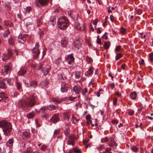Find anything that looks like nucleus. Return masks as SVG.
Here are the masks:
<instances>
[{
    "mask_svg": "<svg viewBox=\"0 0 153 153\" xmlns=\"http://www.w3.org/2000/svg\"><path fill=\"white\" fill-rule=\"evenodd\" d=\"M0 127L2 128L4 134L5 136H8L10 134L12 129L10 123L5 120L0 121Z\"/></svg>",
    "mask_w": 153,
    "mask_h": 153,
    "instance_id": "f257e3e1",
    "label": "nucleus"
},
{
    "mask_svg": "<svg viewBox=\"0 0 153 153\" xmlns=\"http://www.w3.org/2000/svg\"><path fill=\"white\" fill-rule=\"evenodd\" d=\"M58 27L62 30H64L68 26V22L66 17L60 16L58 19L57 23Z\"/></svg>",
    "mask_w": 153,
    "mask_h": 153,
    "instance_id": "f03ea898",
    "label": "nucleus"
},
{
    "mask_svg": "<svg viewBox=\"0 0 153 153\" xmlns=\"http://www.w3.org/2000/svg\"><path fill=\"white\" fill-rule=\"evenodd\" d=\"M35 96L33 94V96L30 97L26 101L21 100L19 102V105H34L35 104Z\"/></svg>",
    "mask_w": 153,
    "mask_h": 153,
    "instance_id": "7ed1b4c3",
    "label": "nucleus"
},
{
    "mask_svg": "<svg viewBox=\"0 0 153 153\" xmlns=\"http://www.w3.org/2000/svg\"><path fill=\"white\" fill-rule=\"evenodd\" d=\"M12 68V65L10 63L5 65L4 67V68L2 69L1 70L2 74L4 75L8 74L11 70Z\"/></svg>",
    "mask_w": 153,
    "mask_h": 153,
    "instance_id": "20e7f679",
    "label": "nucleus"
},
{
    "mask_svg": "<svg viewBox=\"0 0 153 153\" xmlns=\"http://www.w3.org/2000/svg\"><path fill=\"white\" fill-rule=\"evenodd\" d=\"M39 45L38 43H36L35 47L32 50L33 53V57L34 58H36L40 53L39 51Z\"/></svg>",
    "mask_w": 153,
    "mask_h": 153,
    "instance_id": "39448f33",
    "label": "nucleus"
},
{
    "mask_svg": "<svg viewBox=\"0 0 153 153\" xmlns=\"http://www.w3.org/2000/svg\"><path fill=\"white\" fill-rule=\"evenodd\" d=\"M82 39H77L74 42V47L77 49H80L82 46Z\"/></svg>",
    "mask_w": 153,
    "mask_h": 153,
    "instance_id": "423d86ee",
    "label": "nucleus"
},
{
    "mask_svg": "<svg viewBox=\"0 0 153 153\" xmlns=\"http://www.w3.org/2000/svg\"><path fill=\"white\" fill-rule=\"evenodd\" d=\"M51 69V68L49 65H43L42 69V72L44 75H47L49 71Z\"/></svg>",
    "mask_w": 153,
    "mask_h": 153,
    "instance_id": "0eeeda50",
    "label": "nucleus"
},
{
    "mask_svg": "<svg viewBox=\"0 0 153 153\" xmlns=\"http://www.w3.org/2000/svg\"><path fill=\"white\" fill-rule=\"evenodd\" d=\"M12 55V51L11 50H8L7 54H4L2 57V59L4 61L8 59Z\"/></svg>",
    "mask_w": 153,
    "mask_h": 153,
    "instance_id": "6e6552de",
    "label": "nucleus"
},
{
    "mask_svg": "<svg viewBox=\"0 0 153 153\" xmlns=\"http://www.w3.org/2000/svg\"><path fill=\"white\" fill-rule=\"evenodd\" d=\"M68 89V85L65 82H62L61 84V91L62 92H66Z\"/></svg>",
    "mask_w": 153,
    "mask_h": 153,
    "instance_id": "1a4fd4ad",
    "label": "nucleus"
},
{
    "mask_svg": "<svg viewBox=\"0 0 153 153\" xmlns=\"http://www.w3.org/2000/svg\"><path fill=\"white\" fill-rule=\"evenodd\" d=\"M59 119L58 114H55L51 118L50 120L51 123H55L58 121Z\"/></svg>",
    "mask_w": 153,
    "mask_h": 153,
    "instance_id": "9d476101",
    "label": "nucleus"
},
{
    "mask_svg": "<svg viewBox=\"0 0 153 153\" xmlns=\"http://www.w3.org/2000/svg\"><path fill=\"white\" fill-rule=\"evenodd\" d=\"M74 58L72 54H71L68 56L67 61L69 65H71L74 61Z\"/></svg>",
    "mask_w": 153,
    "mask_h": 153,
    "instance_id": "9b49d317",
    "label": "nucleus"
},
{
    "mask_svg": "<svg viewBox=\"0 0 153 153\" xmlns=\"http://www.w3.org/2000/svg\"><path fill=\"white\" fill-rule=\"evenodd\" d=\"M49 0H36L37 3H39L42 6H45L48 4Z\"/></svg>",
    "mask_w": 153,
    "mask_h": 153,
    "instance_id": "f8f14e48",
    "label": "nucleus"
},
{
    "mask_svg": "<svg viewBox=\"0 0 153 153\" xmlns=\"http://www.w3.org/2000/svg\"><path fill=\"white\" fill-rule=\"evenodd\" d=\"M27 36V35L26 34L25 35H19L18 36V38L19 39L21 40L19 41V42H21L23 43L24 42L26 41V38Z\"/></svg>",
    "mask_w": 153,
    "mask_h": 153,
    "instance_id": "ddd939ff",
    "label": "nucleus"
},
{
    "mask_svg": "<svg viewBox=\"0 0 153 153\" xmlns=\"http://www.w3.org/2000/svg\"><path fill=\"white\" fill-rule=\"evenodd\" d=\"M22 136L24 139H27L30 137L29 132L26 131L22 132Z\"/></svg>",
    "mask_w": 153,
    "mask_h": 153,
    "instance_id": "4468645a",
    "label": "nucleus"
},
{
    "mask_svg": "<svg viewBox=\"0 0 153 153\" xmlns=\"http://www.w3.org/2000/svg\"><path fill=\"white\" fill-rule=\"evenodd\" d=\"M98 149L101 151V152L103 153H105L108 152V150L102 145L100 146L97 148Z\"/></svg>",
    "mask_w": 153,
    "mask_h": 153,
    "instance_id": "2eb2a0df",
    "label": "nucleus"
},
{
    "mask_svg": "<svg viewBox=\"0 0 153 153\" xmlns=\"http://www.w3.org/2000/svg\"><path fill=\"white\" fill-rule=\"evenodd\" d=\"M73 91L75 92L76 94H78L81 91V88L78 85L75 86L73 88Z\"/></svg>",
    "mask_w": 153,
    "mask_h": 153,
    "instance_id": "dca6fc26",
    "label": "nucleus"
},
{
    "mask_svg": "<svg viewBox=\"0 0 153 153\" xmlns=\"http://www.w3.org/2000/svg\"><path fill=\"white\" fill-rule=\"evenodd\" d=\"M26 72L25 67H23L21 68L20 70L18 72V74L19 75L21 76L24 74Z\"/></svg>",
    "mask_w": 153,
    "mask_h": 153,
    "instance_id": "f3484780",
    "label": "nucleus"
},
{
    "mask_svg": "<svg viewBox=\"0 0 153 153\" xmlns=\"http://www.w3.org/2000/svg\"><path fill=\"white\" fill-rule=\"evenodd\" d=\"M68 44V42L65 38H63L61 42V45L63 47L65 48Z\"/></svg>",
    "mask_w": 153,
    "mask_h": 153,
    "instance_id": "a211bd4d",
    "label": "nucleus"
},
{
    "mask_svg": "<svg viewBox=\"0 0 153 153\" xmlns=\"http://www.w3.org/2000/svg\"><path fill=\"white\" fill-rule=\"evenodd\" d=\"M62 101V99L58 98H52L51 99V102H53L55 104H57L59 103Z\"/></svg>",
    "mask_w": 153,
    "mask_h": 153,
    "instance_id": "6ab92c4d",
    "label": "nucleus"
},
{
    "mask_svg": "<svg viewBox=\"0 0 153 153\" xmlns=\"http://www.w3.org/2000/svg\"><path fill=\"white\" fill-rule=\"evenodd\" d=\"M93 68L91 67L86 72L85 74L86 76H91L93 73Z\"/></svg>",
    "mask_w": 153,
    "mask_h": 153,
    "instance_id": "aec40b11",
    "label": "nucleus"
},
{
    "mask_svg": "<svg viewBox=\"0 0 153 153\" xmlns=\"http://www.w3.org/2000/svg\"><path fill=\"white\" fill-rule=\"evenodd\" d=\"M15 39L14 37L11 36L8 40V43L9 45H13L14 44Z\"/></svg>",
    "mask_w": 153,
    "mask_h": 153,
    "instance_id": "412c9836",
    "label": "nucleus"
},
{
    "mask_svg": "<svg viewBox=\"0 0 153 153\" xmlns=\"http://www.w3.org/2000/svg\"><path fill=\"white\" fill-rule=\"evenodd\" d=\"M37 85V82L35 80H32L30 83V86L31 87H36Z\"/></svg>",
    "mask_w": 153,
    "mask_h": 153,
    "instance_id": "4be33fe9",
    "label": "nucleus"
},
{
    "mask_svg": "<svg viewBox=\"0 0 153 153\" xmlns=\"http://www.w3.org/2000/svg\"><path fill=\"white\" fill-rule=\"evenodd\" d=\"M137 96V94L136 92L134 91L132 92L130 95V98L133 100H135Z\"/></svg>",
    "mask_w": 153,
    "mask_h": 153,
    "instance_id": "5701e85b",
    "label": "nucleus"
},
{
    "mask_svg": "<svg viewBox=\"0 0 153 153\" xmlns=\"http://www.w3.org/2000/svg\"><path fill=\"white\" fill-rule=\"evenodd\" d=\"M4 81L5 82L7 81V84L10 85H12L13 82V80L11 79H4Z\"/></svg>",
    "mask_w": 153,
    "mask_h": 153,
    "instance_id": "b1692460",
    "label": "nucleus"
},
{
    "mask_svg": "<svg viewBox=\"0 0 153 153\" xmlns=\"http://www.w3.org/2000/svg\"><path fill=\"white\" fill-rule=\"evenodd\" d=\"M116 56L115 57V60H117L120 59L122 56V54L121 53H117L115 52Z\"/></svg>",
    "mask_w": 153,
    "mask_h": 153,
    "instance_id": "393cba45",
    "label": "nucleus"
},
{
    "mask_svg": "<svg viewBox=\"0 0 153 153\" xmlns=\"http://www.w3.org/2000/svg\"><path fill=\"white\" fill-rule=\"evenodd\" d=\"M4 82V81H3L0 82V87L1 88L5 89L7 87V85Z\"/></svg>",
    "mask_w": 153,
    "mask_h": 153,
    "instance_id": "a878e982",
    "label": "nucleus"
},
{
    "mask_svg": "<svg viewBox=\"0 0 153 153\" xmlns=\"http://www.w3.org/2000/svg\"><path fill=\"white\" fill-rule=\"evenodd\" d=\"M48 82L46 80H44L41 82L40 84L41 85L43 86H46L48 84Z\"/></svg>",
    "mask_w": 153,
    "mask_h": 153,
    "instance_id": "bb28decb",
    "label": "nucleus"
},
{
    "mask_svg": "<svg viewBox=\"0 0 153 153\" xmlns=\"http://www.w3.org/2000/svg\"><path fill=\"white\" fill-rule=\"evenodd\" d=\"M7 98L6 96L4 95V93L2 92L0 94V101L2 100L3 99H6Z\"/></svg>",
    "mask_w": 153,
    "mask_h": 153,
    "instance_id": "cd10ccee",
    "label": "nucleus"
},
{
    "mask_svg": "<svg viewBox=\"0 0 153 153\" xmlns=\"http://www.w3.org/2000/svg\"><path fill=\"white\" fill-rule=\"evenodd\" d=\"M110 45V42H105L104 43V44L103 45V46L105 49H107L108 48H109V47Z\"/></svg>",
    "mask_w": 153,
    "mask_h": 153,
    "instance_id": "c85d7f7f",
    "label": "nucleus"
},
{
    "mask_svg": "<svg viewBox=\"0 0 153 153\" xmlns=\"http://www.w3.org/2000/svg\"><path fill=\"white\" fill-rule=\"evenodd\" d=\"M10 32L8 30H7L5 31L4 32L3 34V36L4 38H6L7 36L8 35L10 34Z\"/></svg>",
    "mask_w": 153,
    "mask_h": 153,
    "instance_id": "c756f323",
    "label": "nucleus"
},
{
    "mask_svg": "<svg viewBox=\"0 0 153 153\" xmlns=\"http://www.w3.org/2000/svg\"><path fill=\"white\" fill-rule=\"evenodd\" d=\"M71 120L74 123H76L78 121V120L76 119V118L73 115L72 116Z\"/></svg>",
    "mask_w": 153,
    "mask_h": 153,
    "instance_id": "7c9ffc66",
    "label": "nucleus"
},
{
    "mask_svg": "<svg viewBox=\"0 0 153 153\" xmlns=\"http://www.w3.org/2000/svg\"><path fill=\"white\" fill-rule=\"evenodd\" d=\"M121 50V47L120 45L117 46L115 48V52H120Z\"/></svg>",
    "mask_w": 153,
    "mask_h": 153,
    "instance_id": "2f4dec72",
    "label": "nucleus"
},
{
    "mask_svg": "<svg viewBox=\"0 0 153 153\" xmlns=\"http://www.w3.org/2000/svg\"><path fill=\"white\" fill-rule=\"evenodd\" d=\"M75 76L76 78H79L80 77V72L79 71L76 72L75 74Z\"/></svg>",
    "mask_w": 153,
    "mask_h": 153,
    "instance_id": "473e14b6",
    "label": "nucleus"
},
{
    "mask_svg": "<svg viewBox=\"0 0 153 153\" xmlns=\"http://www.w3.org/2000/svg\"><path fill=\"white\" fill-rule=\"evenodd\" d=\"M70 114L68 113H65L63 114V116L64 117L67 119L68 121L69 120V116Z\"/></svg>",
    "mask_w": 153,
    "mask_h": 153,
    "instance_id": "72a5a7b5",
    "label": "nucleus"
},
{
    "mask_svg": "<svg viewBox=\"0 0 153 153\" xmlns=\"http://www.w3.org/2000/svg\"><path fill=\"white\" fill-rule=\"evenodd\" d=\"M39 65H40L38 67L37 66L36 69L37 70H39L41 69V68H43V65H44L43 62H40V63Z\"/></svg>",
    "mask_w": 153,
    "mask_h": 153,
    "instance_id": "f704fd0d",
    "label": "nucleus"
},
{
    "mask_svg": "<svg viewBox=\"0 0 153 153\" xmlns=\"http://www.w3.org/2000/svg\"><path fill=\"white\" fill-rule=\"evenodd\" d=\"M61 58H59L57 59H56L55 61V63L57 64L58 65H59L60 62H61Z\"/></svg>",
    "mask_w": 153,
    "mask_h": 153,
    "instance_id": "c9c22d12",
    "label": "nucleus"
},
{
    "mask_svg": "<svg viewBox=\"0 0 153 153\" xmlns=\"http://www.w3.org/2000/svg\"><path fill=\"white\" fill-rule=\"evenodd\" d=\"M149 56L150 61L151 62H153V52H152L149 53Z\"/></svg>",
    "mask_w": 153,
    "mask_h": 153,
    "instance_id": "e433bc0d",
    "label": "nucleus"
},
{
    "mask_svg": "<svg viewBox=\"0 0 153 153\" xmlns=\"http://www.w3.org/2000/svg\"><path fill=\"white\" fill-rule=\"evenodd\" d=\"M143 10L140 9H137L135 12L138 15H140L142 13Z\"/></svg>",
    "mask_w": 153,
    "mask_h": 153,
    "instance_id": "4c0bfd02",
    "label": "nucleus"
},
{
    "mask_svg": "<svg viewBox=\"0 0 153 153\" xmlns=\"http://www.w3.org/2000/svg\"><path fill=\"white\" fill-rule=\"evenodd\" d=\"M34 113H30L27 115V117L29 118H32L34 117Z\"/></svg>",
    "mask_w": 153,
    "mask_h": 153,
    "instance_id": "58836bf2",
    "label": "nucleus"
},
{
    "mask_svg": "<svg viewBox=\"0 0 153 153\" xmlns=\"http://www.w3.org/2000/svg\"><path fill=\"white\" fill-rule=\"evenodd\" d=\"M32 152V149L30 147L27 148L25 150L26 152L27 153H31Z\"/></svg>",
    "mask_w": 153,
    "mask_h": 153,
    "instance_id": "ea45409f",
    "label": "nucleus"
},
{
    "mask_svg": "<svg viewBox=\"0 0 153 153\" xmlns=\"http://www.w3.org/2000/svg\"><path fill=\"white\" fill-rule=\"evenodd\" d=\"M126 30L123 27H121L120 29L121 33L123 34H124L126 33Z\"/></svg>",
    "mask_w": 153,
    "mask_h": 153,
    "instance_id": "a19ab883",
    "label": "nucleus"
},
{
    "mask_svg": "<svg viewBox=\"0 0 153 153\" xmlns=\"http://www.w3.org/2000/svg\"><path fill=\"white\" fill-rule=\"evenodd\" d=\"M67 144L68 145H71L72 146H74V141L73 140H69L68 141H67Z\"/></svg>",
    "mask_w": 153,
    "mask_h": 153,
    "instance_id": "79ce46f5",
    "label": "nucleus"
},
{
    "mask_svg": "<svg viewBox=\"0 0 153 153\" xmlns=\"http://www.w3.org/2000/svg\"><path fill=\"white\" fill-rule=\"evenodd\" d=\"M5 7L8 10H10L11 8V5L9 3L6 4L5 5Z\"/></svg>",
    "mask_w": 153,
    "mask_h": 153,
    "instance_id": "37998d69",
    "label": "nucleus"
},
{
    "mask_svg": "<svg viewBox=\"0 0 153 153\" xmlns=\"http://www.w3.org/2000/svg\"><path fill=\"white\" fill-rule=\"evenodd\" d=\"M4 23L5 25H10L11 24V22L7 20L4 21Z\"/></svg>",
    "mask_w": 153,
    "mask_h": 153,
    "instance_id": "c03bdc74",
    "label": "nucleus"
},
{
    "mask_svg": "<svg viewBox=\"0 0 153 153\" xmlns=\"http://www.w3.org/2000/svg\"><path fill=\"white\" fill-rule=\"evenodd\" d=\"M32 10L31 8L30 7H27L26 9L25 12L26 13H28Z\"/></svg>",
    "mask_w": 153,
    "mask_h": 153,
    "instance_id": "a18cd8bd",
    "label": "nucleus"
},
{
    "mask_svg": "<svg viewBox=\"0 0 153 153\" xmlns=\"http://www.w3.org/2000/svg\"><path fill=\"white\" fill-rule=\"evenodd\" d=\"M13 143V141L12 140L10 139V140L7 143V144L8 146H11Z\"/></svg>",
    "mask_w": 153,
    "mask_h": 153,
    "instance_id": "49530a36",
    "label": "nucleus"
},
{
    "mask_svg": "<svg viewBox=\"0 0 153 153\" xmlns=\"http://www.w3.org/2000/svg\"><path fill=\"white\" fill-rule=\"evenodd\" d=\"M87 92V89L86 88H85L82 91V94L83 95H84Z\"/></svg>",
    "mask_w": 153,
    "mask_h": 153,
    "instance_id": "de8ad7c7",
    "label": "nucleus"
},
{
    "mask_svg": "<svg viewBox=\"0 0 153 153\" xmlns=\"http://www.w3.org/2000/svg\"><path fill=\"white\" fill-rule=\"evenodd\" d=\"M56 21L55 19H53L52 20H51L50 21L51 24L53 25H54L56 24Z\"/></svg>",
    "mask_w": 153,
    "mask_h": 153,
    "instance_id": "09e8293b",
    "label": "nucleus"
},
{
    "mask_svg": "<svg viewBox=\"0 0 153 153\" xmlns=\"http://www.w3.org/2000/svg\"><path fill=\"white\" fill-rule=\"evenodd\" d=\"M131 150L135 152H136L137 151L138 149L135 146H133L131 147Z\"/></svg>",
    "mask_w": 153,
    "mask_h": 153,
    "instance_id": "8fccbe9b",
    "label": "nucleus"
},
{
    "mask_svg": "<svg viewBox=\"0 0 153 153\" xmlns=\"http://www.w3.org/2000/svg\"><path fill=\"white\" fill-rule=\"evenodd\" d=\"M16 85L18 89L20 90L21 88V84L19 82H17Z\"/></svg>",
    "mask_w": 153,
    "mask_h": 153,
    "instance_id": "3c124183",
    "label": "nucleus"
},
{
    "mask_svg": "<svg viewBox=\"0 0 153 153\" xmlns=\"http://www.w3.org/2000/svg\"><path fill=\"white\" fill-rule=\"evenodd\" d=\"M75 27L76 29L79 30H81V26H80V24H78V25L76 24L75 26Z\"/></svg>",
    "mask_w": 153,
    "mask_h": 153,
    "instance_id": "603ef678",
    "label": "nucleus"
},
{
    "mask_svg": "<svg viewBox=\"0 0 153 153\" xmlns=\"http://www.w3.org/2000/svg\"><path fill=\"white\" fill-rule=\"evenodd\" d=\"M114 87V83H110L108 85V87L111 88H113Z\"/></svg>",
    "mask_w": 153,
    "mask_h": 153,
    "instance_id": "864d4df0",
    "label": "nucleus"
},
{
    "mask_svg": "<svg viewBox=\"0 0 153 153\" xmlns=\"http://www.w3.org/2000/svg\"><path fill=\"white\" fill-rule=\"evenodd\" d=\"M74 151L76 153H81V150L79 149H74Z\"/></svg>",
    "mask_w": 153,
    "mask_h": 153,
    "instance_id": "5fc2aeb1",
    "label": "nucleus"
},
{
    "mask_svg": "<svg viewBox=\"0 0 153 153\" xmlns=\"http://www.w3.org/2000/svg\"><path fill=\"white\" fill-rule=\"evenodd\" d=\"M99 36H97V43L100 45L101 44V40L100 39H99Z\"/></svg>",
    "mask_w": 153,
    "mask_h": 153,
    "instance_id": "6e6d98bb",
    "label": "nucleus"
},
{
    "mask_svg": "<svg viewBox=\"0 0 153 153\" xmlns=\"http://www.w3.org/2000/svg\"><path fill=\"white\" fill-rule=\"evenodd\" d=\"M46 148V147L45 145H42L40 148V149L41 150L44 151H45Z\"/></svg>",
    "mask_w": 153,
    "mask_h": 153,
    "instance_id": "4d7b16f0",
    "label": "nucleus"
},
{
    "mask_svg": "<svg viewBox=\"0 0 153 153\" xmlns=\"http://www.w3.org/2000/svg\"><path fill=\"white\" fill-rule=\"evenodd\" d=\"M110 19L111 22H113L114 20V18L113 15H111L110 17Z\"/></svg>",
    "mask_w": 153,
    "mask_h": 153,
    "instance_id": "13d9d810",
    "label": "nucleus"
},
{
    "mask_svg": "<svg viewBox=\"0 0 153 153\" xmlns=\"http://www.w3.org/2000/svg\"><path fill=\"white\" fill-rule=\"evenodd\" d=\"M81 30L84 31L85 29V26L84 24L81 25Z\"/></svg>",
    "mask_w": 153,
    "mask_h": 153,
    "instance_id": "bf43d9fd",
    "label": "nucleus"
},
{
    "mask_svg": "<svg viewBox=\"0 0 153 153\" xmlns=\"http://www.w3.org/2000/svg\"><path fill=\"white\" fill-rule=\"evenodd\" d=\"M87 59L88 61L89 62H91L92 61V58L89 56L87 57Z\"/></svg>",
    "mask_w": 153,
    "mask_h": 153,
    "instance_id": "052dcab7",
    "label": "nucleus"
},
{
    "mask_svg": "<svg viewBox=\"0 0 153 153\" xmlns=\"http://www.w3.org/2000/svg\"><path fill=\"white\" fill-rule=\"evenodd\" d=\"M103 91V90L102 89H100L98 92H97V97H99L100 96V92Z\"/></svg>",
    "mask_w": 153,
    "mask_h": 153,
    "instance_id": "680f3d73",
    "label": "nucleus"
},
{
    "mask_svg": "<svg viewBox=\"0 0 153 153\" xmlns=\"http://www.w3.org/2000/svg\"><path fill=\"white\" fill-rule=\"evenodd\" d=\"M134 112L133 111H129L128 112V114L130 116H132L134 114Z\"/></svg>",
    "mask_w": 153,
    "mask_h": 153,
    "instance_id": "e2e57ef3",
    "label": "nucleus"
},
{
    "mask_svg": "<svg viewBox=\"0 0 153 153\" xmlns=\"http://www.w3.org/2000/svg\"><path fill=\"white\" fill-rule=\"evenodd\" d=\"M98 22V20L97 19H96L93 22V24L94 25H96L97 23Z\"/></svg>",
    "mask_w": 153,
    "mask_h": 153,
    "instance_id": "0e129e2a",
    "label": "nucleus"
},
{
    "mask_svg": "<svg viewBox=\"0 0 153 153\" xmlns=\"http://www.w3.org/2000/svg\"><path fill=\"white\" fill-rule=\"evenodd\" d=\"M93 82H94L93 81V80L91 81H90V83H89V85L91 86H92V87H94V85H93Z\"/></svg>",
    "mask_w": 153,
    "mask_h": 153,
    "instance_id": "69168bd1",
    "label": "nucleus"
},
{
    "mask_svg": "<svg viewBox=\"0 0 153 153\" xmlns=\"http://www.w3.org/2000/svg\"><path fill=\"white\" fill-rule=\"evenodd\" d=\"M59 131V129L55 130L54 132V134L56 135L58 134Z\"/></svg>",
    "mask_w": 153,
    "mask_h": 153,
    "instance_id": "338daca9",
    "label": "nucleus"
},
{
    "mask_svg": "<svg viewBox=\"0 0 153 153\" xmlns=\"http://www.w3.org/2000/svg\"><path fill=\"white\" fill-rule=\"evenodd\" d=\"M90 29L92 31H94V28L92 27V25L91 24H90Z\"/></svg>",
    "mask_w": 153,
    "mask_h": 153,
    "instance_id": "774afa93",
    "label": "nucleus"
}]
</instances>
